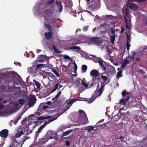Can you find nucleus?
I'll return each mask as SVG.
<instances>
[{"mask_svg": "<svg viewBox=\"0 0 147 147\" xmlns=\"http://www.w3.org/2000/svg\"><path fill=\"white\" fill-rule=\"evenodd\" d=\"M51 117H50V118L49 119V120L47 121H45L44 123V124H43V125H45V126L48 124L50 123V122L53 121L55 120V119H56L57 118V117H53L52 118H51Z\"/></svg>", "mask_w": 147, "mask_h": 147, "instance_id": "22", "label": "nucleus"}, {"mask_svg": "<svg viewBox=\"0 0 147 147\" xmlns=\"http://www.w3.org/2000/svg\"><path fill=\"white\" fill-rule=\"evenodd\" d=\"M44 26L45 27L47 28L49 32H45V36L47 39H49L53 36V33L51 32L52 26L49 24L45 23Z\"/></svg>", "mask_w": 147, "mask_h": 147, "instance_id": "6", "label": "nucleus"}, {"mask_svg": "<svg viewBox=\"0 0 147 147\" xmlns=\"http://www.w3.org/2000/svg\"><path fill=\"white\" fill-rule=\"evenodd\" d=\"M127 41H128V42H129V41L130 40V39L128 35L127 34Z\"/></svg>", "mask_w": 147, "mask_h": 147, "instance_id": "64", "label": "nucleus"}, {"mask_svg": "<svg viewBox=\"0 0 147 147\" xmlns=\"http://www.w3.org/2000/svg\"><path fill=\"white\" fill-rule=\"evenodd\" d=\"M107 51L108 52H109V53H111L112 52V51L108 47H107Z\"/></svg>", "mask_w": 147, "mask_h": 147, "instance_id": "54", "label": "nucleus"}, {"mask_svg": "<svg viewBox=\"0 0 147 147\" xmlns=\"http://www.w3.org/2000/svg\"><path fill=\"white\" fill-rule=\"evenodd\" d=\"M53 15H52V16H51L50 18H49V21L50 22L51 24L53 26H55V24H56V20H57L55 17H54L53 16Z\"/></svg>", "mask_w": 147, "mask_h": 147, "instance_id": "18", "label": "nucleus"}, {"mask_svg": "<svg viewBox=\"0 0 147 147\" xmlns=\"http://www.w3.org/2000/svg\"><path fill=\"white\" fill-rule=\"evenodd\" d=\"M36 98L35 96L31 97L29 100L28 102V105L30 107H33L36 101Z\"/></svg>", "mask_w": 147, "mask_h": 147, "instance_id": "11", "label": "nucleus"}, {"mask_svg": "<svg viewBox=\"0 0 147 147\" xmlns=\"http://www.w3.org/2000/svg\"><path fill=\"white\" fill-rule=\"evenodd\" d=\"M122 71H119L117 73V77H121L122 76L123 74H122Z\"/></svg>", "mask_w": 147, "mask_h": 147, "instance_id": "40", "label": "nucleus"}, {"mask_svg": "<svg viewBox=\"0 0 147 147\" xmlns=\"http://www.w3.org/2000/svg\"><path fill=\"white\" fill-rule=\"evenodd\" d=\"M38 59L35 61V63L38 61L41 62L44 61L45 60V57L44 55H40L38 56Z\"/></svg>", "mask_w": 147, "mask_h": 147, "instance_id": "20", "label": "nucleus"}, {"mask_svg": "<svg viewBox=\"0 0 147 147\" xmlns=\"http://www.w3.org/2000/svg\"><path fill=\"white\" fill-rule=\"evenodd\" d=\"M51 117L50 116H49L46 117L43 116H40L37 117V119L38 120H43L44 119H48L50 118Z\"/></svg>", "mask_w": 147, "mask_h": 147, "instance_id": "28", "label": "nucleus"}, {"mask_svg": "<svg viewBox=\"0 0 147 147\" xmlns=\"http://www.w3.org/2000/svg\"><path fill=\"white\" fill-rule=\"evenodd\" d=\"M63 57L64 58L66 59H69L70 58V57L69 56L67 55H63Z\"/></svg>", "mask_w": 147, "mask_h": 147, "instance_id": "52", "label": "nucleus"}, {"mask_svg": "<svg viewBox=\"0 0 147 147\" xmlns=\"http://www.w3.org/2000/svg\"><path fill=\"white\" fill-rule=\"evenodd\" d=\"M143 24L144 26H147V17H146L144 18Z\"/></svg>", "mask_w": 147, "mask_h": 147, "instance_id": "44", "label": "nucleus"}, {"mask_svg": "<svg viewBox=\"0 0 147 147\" xmlns=\"http://www.w3.org/2000/svg\"><path fill=\"white\" fill-rule=\"evenodd\" d=\"M79 114L78 119V121H80L83 125L87 124L88 123V120L86 114L84 111L79 110Z\"/></svg>", "mask_w": 147, "mask_h": 147, "instance_id": "4", "label": "nucleus"}, {"mask_svg": "<svg viewBox=\"0 0 147 147\" xmlns=\"http://www.w3.org/2000/svg\"><path fill=\"white\" fill-rule=\"evenodd\" d=\"M68 66L69 65L67 66H66L64 65H62L61 66L62 71H66V70H67L68 68Z\"/></svg>", "mask_w": 147, "mask_h": 147, "instance_id": "35", "label": "nucleus"}, {"mask_svg": "<svg viewBox=\"0 0 147 147\" xmlns=\"http://www.w3.org/2000/svg\"><path fill=\"white\" fill-rule=\"evenodd\" d=\"M94 127L92 126H90L86 127V129L87 130L88 132H90V131L93 130Z\"/></svg>", "mask_w": 147, "mask_h": 147, "instance_id": "30", "label": "nucleus"}, {"mask_svg": "<svg viewBox=\"0 0 147 147\" xmlns=\"http://www.w3.org/2000/svg\"><path fill=\"white\" fill-rule=\"evenodd\" d=\"M119 138L120 140L121 141H123V140L124 139V137L123 136H121L120 137H119Z\"/></svg>", "mask_w": 147, "mask_h": 147, "instance_id": "61", "label": "nucleus"}, {"mask_svg": "<svg viewBox=\"0 0 147 147\" xmlns=\"http://www.w3.org/2000/svg\"><path fill=\"white\" fill-rule=\"evenodd\" d=\"M43 72H44L43 75H46L48 77H51L53 79H54L55 78V76L54 75H53L51 73L45 72V71H43Z\"/></svg>", "mask_w": 147, "mask_h": 147, "instance_id": "23", "label": "nucleus"}, {"mask_svg": "<svg viewBox=\"0 0 147 147\" xmlns=\"http://www.w3.org/2000/svg\"><path fill=\"white\" fill-rule=\"evenodd\" d=\"M15 86V85L14 84H13L12 86L9 85L5 87L3 90L5 92H8L11 91Z\"/></svg>", "mask_w": 147, "mask_h": 147, "instance_id": "16", "label": "nucleus"}, {"mask_svg": "<svg viewBox=\"0 0 147 147\" xmlns=\"http://www.w3.org/2000/svg\"><path fill=\"white\" fill-rule=\"evenodd\" d=\"M16 74V72L13 71L7 72V74L1 73L0 75V84L7 83L9 80V77L13 76Z\"/></svg>", "mask_w": 147, "mask_h": 147, "instance_id": "3", "label": "nucleus"}, {"mask_svg": "<svg viewBox=\"0 0 147 147\" xmlns=\"http://www.w3.org/2000/svg\"><path fill=\"white\" fill-rule=\"evenodd\" d=\"M87 68V66L85 65H83L82 66V72L85 73L86 71Z\"/></svg>", "mask_w": 147, "mask_h": 147, "instance_id": "33", "label": "nucleus"}, {"mask_svg": "<svg viewBox=\"0 0 147 147\" xmlns=\"http://www.w3.org/2000/svg\"><path fill=\"white\" fill-rule=\"evenodd\" d=\"M111 32L113 34H115V30H113V28H112L111 30Z\"/></svg>", "mask_w": 147, "mask_h": 147, "instance_id": "62", "label": "nucleus"}, {"mask_svg": "<svg viewBox=\"0 0 147 147\" xmlns=\"http://www.w3.org/2000/svg\"><path fill=\"white\" fill-rule=\"evenodd\" d=\"M45 127V125H42L38 128L37 131L36 132V137L38 136L39 134Z\"/></svg>", "mask_w": 147, "mask_h": 147, "instance_id": "21", "label": "nucleus"}, {"mask_svg": "<svg viewBox=\"0 0 147 147\" xmlns=\"http://www.w3.org/2000/svg\"><path fill=\"white\" fill-rule=\"evenodd\" d=\"M126 101L124 98H123L120 100L118 104L121 105H125L126 104Z\"/></svg>", "mask_w": 147, "mask_h": 147, "instance_id": "27", "label": "nucleus"}, {"mask_svg": "<svg viewBox=\"0 0 147 147\" xmlns=\"http://www.w3.org/2000/svg\"><path fill=\"white\" fill-rule=\"evenodd\" d=\"M69 49H76L78 51L81 50V48L78 46H74L71 47H69L68 48Z\"/></svg>", "mask_w": 147, "mask_h": 147, "instance_id": "31", "label": "nucleus"}, {"mask_svg": "<svg viewBox=\"0 0 147 147\" xmlns=\"http://www.w3.org/2000/svg\"><path fill=\"white\" fill-rule=\"evenodd\" d=\"M130 112L129 111H127L126 112H125L123 113V116H124L125 115H129V116H130V115L129 114Z\"/></svg>", "mask_w": 147, "mask_h": 147, "instance_id": "51", "label": "nucleus"}, {"mask_svg": "<svg viewBox=\"0 0 147 147\" xmlns=\"http://www.w3.org/2000/svg\"><path fill=\"white\" fill-rule=\"evenodd\" d=\"M52 48L53 50H54L57 53H62V51H60L58 50L55 46L54 45H53L52 46Z\"/></svg>", "mask_w": 147, "mask_h": 147, "instance_id": "32", "label": "nucleus"}, {"mask_svg": "<svg viewBox=\"0 0 147 147\" xmlns=\"http://www.w3.org/2000/svg\"><path fill=\"white\" fill-rule=\"evenodd\" d=\"M53 72L56 75L57 77H59L60 76L59 74L55 70H53Z\"/></svg>", "mask_w": 147, "mask_h": 147, "instance_id": "48", "label": "nucleus"}, {"mask_svg": "<svg viewBox=\"0 0 147 147\" xmlns=\"http://www.w3.org/2000/svg\"><path fill=\"white\" fill-rule=\"evenodd\" d=\"M74 71L75 72L76 71L78 67L76 63L74 62Z\"/></svg>", "mask_w": 147, "mask_h": 147, "instance_id": "50", "label": "nucleus"}, {"mask_svg": "<svg viewBox=\"0 0 147 147\" xmlns=\"http://www.w3.org/2000/svg\"><path fill=\"white\" fill-rule=\"evenodd\" d=\"M110 40L111 42L113 44L114 43L115 40V37L114 36H111L110 37Z\"/></svg>", "mask_w": 147, "mask_h": 147, "instance_id": "41", "label": "nucleus"}, {"mask_svg": "<svg viewBox=\"0 0 147 147\" xmlns=\"http://www.w3.org/2000/svg\"><path fill=\"white\" fill-rule=\"evenodd\" d=\"M55 136L54 137H52L51 136H44V138H43L42 139V142L44 143H45L48 141L49 139H54L55 140H57L58 137L57 134H55Z\"/></svg>", "mask_w": 147, "mask_h": 147, "instance_id": "8", "label": "nucleus"}, {"mask_svg": "<svg viewBox=\"0 0 147 147\" xmlns=\"http://www.w3.org/2000/svg\"><path fill=\"white\" fill-rule=\"evenodd\" d=\"M126 5L127 6L129 7L131 9L134 10H137L138 8L137 5L133 3L129 2L127 3Z\"/></svg>", "mask_w": 147, "mask_h": 147, "instance_id": "12", "label": "nucleus"}, {"mask_svg": "<svg viewBox=\"0 0 147 147\" xmlns=\"http://www.w3.org/2000/svg\"><path fill=\"white\" fill-rule=\"evenodd\" d=\"M124 19H125V23L126 24L127 27V28H128V25L127 24V19L125 17H124Z\"/></svg>", "mask_w": 147, "mask_h": 147, "instance_id": "55", "label": "nucleus"}, {"mask_svg": "<svg viewBox=\"0 0 147 147\" xmlns=\"http://www.w3.org/2000/svg\"><path fill=\"white\" fill-rule=\"evenodd\" d=\"M132 54L131 56L129 55L128 57L130 58V60L132 61H134L135 59V55L136 54V53L135 51H132L131 52Z\"/></svg>", "mask_w": 147, "mask_h": 147, "instance_id": "24", "label": "nucleus"}, {"mask_svg": "<svg viewBox=\"0 0 147 147\" xmlns=\"http://www.w3.org/2000/svg\"><path fill=\"white\" fill-rule=\"evenodd\" d=\"M29 128L28 125H21L19 127L17 133L15 135V137L16 138L20 137L21 136L24 134V132H27L28 133L26 134V135L30 134L32 132L30 131V132H29Z\"/></svg>", "mask_w": 147, "mask_h": 147, "instance_id": "2", "label": "nucleus"}, {"mask_svg": "<svg viewBox=\"0 0 147 147\" xmlns=\"http://www.w3.org/2000/svg\"><path fill=\"white\" fill-rule=\"evenodd\" d=\"M55 0H49L47 1V3L49 5H51L54 2Z\"/></svg>", "mask_w": 147, "mask_h": 147, "instance_id": "43", "label": "nucleus"}, {"mask_svg": "<svg viewBox=\"0 0 147 147\" xmlns=\"http://www.w3.org/2000/svg\"><path fill=\"white\" fill-rule=\"evenodd\" d=\"M54 11H51V9H46L44 11L45 14L47 15L49 18H50L53 15Z\"/></svg>", "mask_w": 147, "mask_h": 147, "instance_id": "13", "label": "nucleus"}, {"mask_svg": "<svg viewBox=\"0 0 147 147\" xmlns=\"http://www.w3.org/2000/svg\"><path fill=\"white\" fill-rule=\"evenodd\" d=\"M9 131L7 129H4L0 132V136L2 138H6L8 136Z\"/></svg>", "mask_w": 147, "mask_h": 147, "instance_id": "9", "label": "nucleus"}, {"mask_svg": "<svg viewBox=\"0 0 147 147\" xmlns=\"http://www.w3.org/2000/svg\"><path fill=\"white\" fill-rule=\"evenodd\" d=\"M98 63H99V64L100 66V67L102 68V69L106 71V67L105 66L103 63L101 61L98 60Z\"/></svg>", "mask_w": 147, "mask_h": 147, "instance_id": "25", "label": "nucleus"}, {"mask_svg": "<svg viewBox=\"0 0 147 147\" xmlns=\"http://www.w3.org/2000/svg\"><path fill=\"white\" fill-rule=\"evenodd\" d=\"M90 41L94 44H98L101 43L100 40L96 37L92 38L90 39Z\"/></svg>", "mask_w": 147, "mask_h": 147, "instance_id": "17", "label": "nucleus"}, {"mask_svg": "<svg viewBox=\"0 0 147 147\" xmlns=\"http://www.w3.org/2000/svg\"><path fill=\"white\" fill-rule=\"evenodd\" d=\"M24 112H22L19 114L16 118H14L13 120H11L14 123V125H16L17 124L19 120L21 118L22 115L24 114Z\"/></svg>", "mask_w": 147, "mask_h": 147, "instance_id": "14", "label": "nucleus"}, {"mask_svg": "<svg viewBox=\"0 0 147 147\" xmlns=\"http://www.w3.org/2000/svg\"><path fill=\"white\" fill-rule=\"evenodd\" d=\"M74 100H71L69 102H67V104L69 105H71L73 103H74Z\"/></svg>", "mask_w": 147, "mask_h": 147, "instance_id": "53", "label": "nucleus"}, {"mask_svg": "<svg viewBox=\"0 0 147 147\" xmlns=\"http://www.w3.org/2000/svg\"><path fill=\"white\" fill-rule=\"evenodd\" d=\"M47 108H48V106H46L45 103H41L38 109V111L35 113L37 115L41 114L42 113L41 112L43 111V110H45Z\"/></svg>", "mask_w": 147, "mask_h": 147, "instance_id": "7", "label": "nucleus"}, {"mask_svg": "<svg viewBox=\"0 0 147 147\" xmlns=\"http://www.w3.org/2000/svg\"><path fill=\"white\" fill-rule=\"evenodd\" d=\"M3 97L2 96H0V102H1L2 103L4 104H5L7 102V100H5L3 101Z\"/></svg>", "mask_w": 147, "mask_h": 147, "instance_id": "39", "label": "nucleus"}, {"mask_svg": "<svg viewBox=\"0 0 147 147\" xmlns=\"http://www.w3.org/2000/svg\"><path fill=\"white\" fill-rule=\"evenodd\" d=\"M56 4L57 7V9L59 12L61 13L63 10V6L61 2L57 1H56Z\"/></svg>", "mask_w": 147, "mask_h": 147, "instance_id": "10", "label": "nucleus"}, {"mask_svg": "<svg viewBox=\"0 0 147 147\" xmlns=\"http://www.w3.org/2000/svg\"><path fill=\"white\" fill-rule=\"evenodd\" d=\"M130 42H128V41H127L126 42L127 45V50H129V47L131 45L129 44V43Z\"/></svg>", "mask_w": 147, "mask_h": 147, "instance_id": "46", "label": "nucleus"}, {"mask_svg": "<svg viewBox=\"0 0 147 147\" xmlns=\"http://www.w3.org/2000/svg\"><path fill=\"white\" fill-rule=\"evenodd\" d=\"M130 95H129V96H127L126 98L125 99V100L126 102H127L129 99Z\"/></svg>", "mask_w": 147, "mask_h": 147, "instance_id": "58", "label": "nucleus"}, {"mask_svg": "<svg viewBox=\"0 0 147 147\" xmlns=\"http://www.w3.org/2000/svg\"><path fill=\"white\" fill-rule=\"evenodd\" d=\"M61 91H59L57 94L56 95V96L55 98L56 99H57V98H59L60 96V95L61 94Z\"/></svg>", "mask_w": 147, "mask_h": 147, "instance_id": "45", "label": "nucleus"}, {"mask_svg": "<svg viewBox=\"0 0 147 147\" xmlns=\"http://www.w3.org/2000/svg\"><path fill=\"white\" fill-rule=\"evenodd\" d=\"M101 75V74L99 73L98 74V76H96L95 77H94L93 78V80L94 81H96L97 82V83H99V81L101 79V78L100 77Z\"/></svg>", "mask_w": 147, "mask_h": 147, "instance_id": "26", "label": "nucleus"}, {"mask_svg": "<svg viewBox=\"0 0 147 147\" xmlns=\"http://www.w3.org/2000/svg\"><path fill=\"white\" fill-rule=\"evenodd\" d=\"M137 2H145L146 1V0H135Z\"/></svg>", "mask_w": 147, "mask_h": 147, "instance_id": "57", "label": "nucleus"}, {"mask_svg": "<svg viewBox=\"0 0 147 147\" xmlns=\"http://www.w3.org/2000/svg\"><path fill=\"white\" fill-rule=\"evenodd\" d=\"M130 62L129 60L126 59H124L123 60L121 66L123 68H124L126 67V65L128 64Z\"/></svg>", "mask_w": 147, "mask_h": 147, "instance_id": "19", "label": "nucleus"}, {"mask_svg": "<svg viewBox=\"0 0 147 147\" xmlns=\"http://www.w3.org/2000/svg\"><path fill=\"white\" fill-rule=\"evenodd\" d=\"M89 27L88 26H85L84 27L82 28L83 30L84 31H86L88 29Z\"/></svg>", "mask_w": 147, "mask_h": 147, "instance_id": "47", "label": "nucleus"}, {"mask_svg": "<svg viewBox=\"0 0 147 147\" xmlns=\"http://www.w3.org/2000/svg\"><path fill=\"white\" fill-rule=\"evenodd\" d=\"M58 87V84H56L54 89L52 91V92H54L57 89Z\"/></svg>", "mask_w": 147, "mask_h": 147, "instance_id": "49", "label": "nucleus"}, {"mask_svg": "<svg viewBox=\"0 0 147 147\" xmlns=\"http://www.w3.org/2000/svg\"><path fill=\"white\" fill-rule=\"evenodd\" d=\"M136 60L138 61H141L140 58L139 57H137L136 58Z\"/></svg>", "mask_w": 147, "mask_h": 147, "instance_id": "63", "label": "nucleus"}, {"mask_svg": "<svg viewBox=\"0 0 147 147\" xmlns=\"http://www.w3.org/2000/svg\"><path fill=\"white\" fill-rule=\"evenodd\" d=\"M43 66H44L43 64H37L35 62L34 63H33L31 67L28 68V72L30 73L36 74L41 69L42 67Z\"/></svg>", "mask_w": 147, "mask_h": 147, "instance_id": "5", "label": "nucleus"}, {"mask_svg": "<svg viewBox=\"0 0 147 147\" xmlns=\"http://www.w3.org/2000/svg\"><path fill=\"white\" fill-rule=\"evenodd\" d=\"M19 103L20 104L23 105L25 103V100L23 99L20 98L19 100Z\"/></svg>", "mask_w": 147, "mask_h": 147, "instance_id": "42", "label": "nucleus"}, {"mask_svg": "<svg viewBox=\"0 0 147 147\" xmlns=\"http://www.w3.org/2000/svg\"><path fill=\"white\" fill-rule=\"evenodd\" d=\"M14 64L15 65H19V66H21V64L19 62H14Z\"/></svg>", "mask_w": 147, "mask_h": 147, "instance_id": "56", "label": "nucleus"}, {"mask_svg": "<svg viewBox=\"0 0 147 147\" xmlns=\"http://www.w3.org/2000/svg\"><path fill=\"white\" fill-rule=\"evenodd\" d=\"M65 145L66 146H69L70 145V142L69 141H67L65 143Z\"/></svg>", "mask_w": 147, "mask_h": 147, "instance_id": "60", "label": "nucleus"}, {"mask_svg": "<svg viewBox=\"0 0 147 147\" xmlns=\"http://www.w3.org/2000/svg\"><path fill=\"white\" fill-rule=\"evenodd\" d=\"M72 131V130L70 129L69 130L67 131H66L64 132L63 133V136H67L70 134L71 132Z\"/></svg>", "mask_w": 147, "mask_h": 147, "instance_id": "34", "label": "nucleus"}, {"mask_svg": "<svg viewBox=\"0 0 147 147\" xmlns=\"http://www.w3.org/2000/svg\"><path fill=\"white\" fill-rule=\"evenodd\" d=\"M82 85L84 86L86 88H88V84L85 83L84 82V81L83 80H82Z\"/></svg>", "mask_w": 147, "mask_h": 147, "instance_id": "38", "label": "nucleus"}, {"mask_svg": "<svg viewBox=\"0 0 147 147\" xmlns=\"http://www.w3.org/2000/svg\"><path fill=\"white\" fill-rule=\"evenodd\" d=\"M4 106V105L2 104V103H0V109L3 108Z\"/></svg>", "mask_w": 147, "mask_h": 147, "instance_id": "59", "label": "nucleus"}, {"mask_svg": "<svg viewBox=\"0 0 147 147\" xmlns=\"http://www.w3.org/2000/svg\"><path fill=\"white\" fill-rule=\"evenodd\" d=\"M99 73V72L96 70L93 69L90 72V75L91 76H92L93 78L96 76H98V75Z\"/></svg>", "mask_w": 147, "mask_h": 147, "instance_id": "15", "label": "nucleus"}, {"mask_svg": "<svg viewBox=\"0 0 147 147\" xmlns=\"http://www.w3.org/2000/svg\"><path fill=\"white\" fill-rule=\"evenodd\" d=\"M33 81L36 86L37 88L38 89H40V83L36 80L33 79Z\"/></svg>", "mask_w": 147, "mask_h": 147, "instance_id": "29", "label": "nucleus"}, {"mask_svg": "<svg viewBox=\"0 0 147 147\" xmlns=\"http://www.w3.org/2000/svg\"><path fill=\"white\" fill-rule=\"evenodd\" d=\"M127 92L125 90H123L121 93L122 95L123 96V98H124L125 97V95L127 94Z\"/></svg>", "mask_w": 147, "mask_h": 147, "instance_id": "37", "label": "nucleus"}, {"mask_svg": "<svg viewBox=\"0 0 147 147\" xmlns=\"http://www.w3.org/2000/svg\"><path fill=\"white\" fill-rule=\"evenodd\" d=\"M123 12L126 15V16H127L129 15V8L127 7H125L124 9Z\"/></svg>", "mask_w": 147, "mask_h": 147, "instance_id": "36", "label": "nucleus"}, {"mask_svg": "<svg viewBox=\"0 0 147 147\" xmlns=\"http://www.w3.org/2000/svg\"><path fill=\"white\" fill-rule=\"evenodd\" d=\"M105 73H101V77L102 78L103 80V81L104 82H101V87L100 88L99 90L97 92H95V93L96 94V95H93L92 97L90 99L88 100V102L89 103H90L94 101L96 98L98 96H100L102 93L104 88V87L105 84V82L107 80V77L106 76H104V74H105Z\"/></svg>", "mask_w": 147, "mask_h": 147, "instance_id": "1", "label": "nucleus"}]
</instances>
